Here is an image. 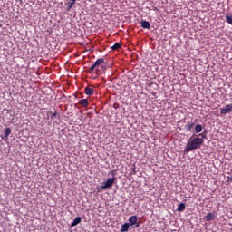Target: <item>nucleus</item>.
Returning <instances> with one entry per match:
<instances>
[{
  "mask_svg": "<svg viewBox=\"0 0 232 232\" xmlns=\"http://www.w3.org/2000/svg\"><path fill=\"white\" fill-rule=\"evenodd\" d=\"M111 48V50H120L121 44L115 43Z\"/></svg>",
  "mask_w": 232,
  "mask_h": 232,
  "instance_id": "obj_17",
  "label": "nucleus"
},
{
  "mask_svg": "<svg viewBox=\"0 0 232 232\" xmlns=\"http://www.w3.org/2000/svg\"><path fill=\"white\" fill-rule=\"evenodd\" d=\"M185 209H186V203H180L178 206V211H185Z\"/></svg>",
  "mask_w": 232,
  "mask_h": 232,
  "instance_id": "obj_14",
  "label": "nucleus"
},
{
  "mask_svg": "<svg viewBox=\"0 0 232 232\" xmlns=\"http://www.w3.org/2000/svg\"><path fill=\"white\" fill-rule=\"evenodd\" d=\"M202 144H204V140L202 138H190L187 145L185 147V153H189V151H193V150H199V148L202 147Z\"/></svg>",
  "mask_w": 232,
  "mask_h": 232,
  "instance_id": "obj_1",
  "label": "nucleus"
},
{
  "mask_svg": "<svg viewBox=\"0 0 232 232\" xmlns=\"http://www.w3.org/2000/svg\"><path fill=\"white\" fill-rule=\"evenodd\" d=\"M141 24V28H144L145 30H150L151 27V24H150V22L146 21V20H142L140 22Z\"/></svg>",
  "mask_w": 232,
  "mask_h": 232,
  "instance_id": "obj_6",
  "label": "nucleus"
},
{
  "mask_svg": "<svg viewBox=\"0 0 232 232\" xmlns=\"http://www.w3.org/2000/svg\"><path fill=\"white\" fill-rule=\"evenodd\" d=\"M10 133H12V129L6 128L5 132L4 134V140H7L8 137L10 136Z\"/></svg>",
  "mask_w": 232,
  "mask_h": 232,
  "instance_id": "obj_11",
  "label": "nucleus"
},
{
  "mask_svg": "<svg viewBox=\"0 0 232 232\" xmlns=\"http://www.w3.org/2000/svg\"><path fill=\"white\" fill-rule=\"evenodd\" d=\"M231 111H232V104H227L221 109L220 113L221 115H226L227 113H231Z\"/></svg>",
  "mask_w": 232,
  "mask_h": 232,
  "instance_id": "obj_5",
  "label": "nucleus"
},
{
  "mask_svg": "<svg viewBox=\"0 0 232 232\" xmlns=\"http://www.w3.org/2000/svg\"><path fill=\"white\" fill-rule=\"evenodd\" d=\"M55 117H57V111H55L54 113L52 114L51 119H53V118H55Z\"/></svg>",
  "mask_w": 232,
  "mask_h": 232,
  "instance_id": "obj_19",
  "label": "nucleus"
},
{
  "mask_svg": "<svg viewBox=\"0 0 232 232\" xmlns=\"http://www.w3.org/2000/svg\"><path fill=\"white\" fill-rule=\"evenodd\" d=\"M71 2H70V4L71 5H75V1H77V0H70Z\"/></svg>",
  "mask_w": 232,
  "mask_h": 232,
  "instance_id": "obj_20",
  "label": "nucleus"
},
{
  "mask_svg": "<svg viewBox=\"0 0 232 232\" xmlns=\"http://www.w3.org/2000/svg\"><path fill=\"white\" fill-rule=\"evenodd\" d=\"M195 131H196V133H200V131H202V125H200V124L196 125Z\"/></svg>",
  "mask_w": 232,
  "mask_h": 232,
  "instance_id": "obj_16",
  "label": "nucleus"
},
{
  "mask_svg": "<svg viewBox=\"0 0 232 232\" xmlns=\"http://www.w3.org/2000/svg\"><path fill=\"white\" fill-rule=\"evenodd\" d=\"M104 63V58H99L89 69V72H101V64Z\"/></svg>",
  "mask_w": 232,
  "mask_h": 232,
  "instance_id": "obj_2",
  "label": "nucleus"
},
{
  "mask_svg": "<svg viewBox=\"0 0 232 232\" xmlns=\"http://www.w3.org/2000/svg\"><path fill=\"white\" fill-rule=\"evenodd\" d=\"M139 218L137 216H130L129 218V224L133 228L134 227H139Z\"/></svg>",
  "mask_w": 232,
  "mask_h": 232,
  "instance_id": "obj_4",
  "label": "nucleus"
},
{
  "mask_svg": "<svg viewBox=\"0 0 232 232\" xmlns=\"http://www.w3.org/2000/svg\"><path fill=\"white\" fill-rule=\"evenodd\" d=\"M72 8H73V4H71L70 2L67 10H72Z\"/></svg>",
  "mask_w": 232,
  "mask_h": 232,
  "instance_id": "obj_18",
  "label": "nucleus"
},
{
  "mask_svg": "<svg viewBox=\"0 0 232 232\" xmlns=\"http://www.w3.org/2000/svg\"><path fill=\"white\" fill-rule=\"evenodd\" d=\"M82 220V218L81 217H77L72 223H71V227H75V226H77L78 224H81V221Z\"/></svg>",
  "mask_w": 232,
  "mask_h": 232,
  "instance_id": "obj_10",
  "label": "nucleus"
},
{
  "mask_svg": "<svg viewBox=\"0 0 232 232\" xmlns=\"http://www.w3.org/2000/svg\"><path fill=\"white\" fill-rule=\"evenodd\" d=\"M78 104H80V106H82V108H88V99H83V100H80Z\"/></svg>",
  "mask_w": 232,
  "mask_h": 232,
  "instance_id": "obj_9",
  "label": "nucleus"
},
{
  "mask_svg": "<svg viewBox=\"0 0 232 232\" xmlns=\"http://www.w3.org/2000/svg\"><path fill=\"white\" fill-rule=\"evenodd\" d=\"M84 93H85V95H93L95 93V90L91 87H85Z\"/></svg>",
  "mask_w": 232,
  "mask_h": 232,
  "instance_id": "obj_8",
  "label": "nucleus"
},
{
  "mask_svg": "<svg viewBox=\"0 0 232 232\" xmlns=\"http://www.w3.org/2000/svg\"><path fill=\"white\" fill-rule=\"evenodd\" d=\"M215 218V214L214 213H208L206 217L207 222H211Z\"/></svg>",
  "mask_w": 232,
  "mask_h": 232,
  "instance_id": "obj_13",
  "label": "nucleus"
},
{
  "mask_svg": "<svg viewBox=\"0 0 232 232\" xmlns=\"http://www.w3.org/2000/svg\"><path fill=\"white\" fill-rule=\"evenodd\" d=\"M154 10H155V11H157V10H159V8H157V7H154Z\"/></svg>",
  "mask_w": 232,
  "mask_h": 232,
  "instance_id": "obj_21",
  "label": "nucleus"
},
{
  "mask_svg": "<svg viewBox=\"0 0 232 232\" xmlns=\"http://www.w3.org/2000/svg\"><path fill=\"white\" fill-rule=\"evenodd\" d=\"M115 180H117V178L115 177H112V178H110L106 180V182H104L102 186H101V188L102 189H107V188H110L113 186V184L115 183Z\"/></svg>",
  "mask_w": 232,
  "mask_h": 232,
  "instance_id": "obj_3",
  "label": "nucleus"
},
{
  "mask_svg": "<svg viewBox=\"0 0 232 232\" xmlns=\"http://www.w3.org/2000/svg\"><path fill=\"white\" fill-rule=\"evenodd\" d=\"M130 229V223H124L121 227V232H126Z\"/></svg>",
  "mask_w": 232,
  "mask_h": 232,
  "instance_id": "obj_12",
  "label": "nucleus"
},
{
  "mask_svg": "<svg viewBox=\"0 0 232 232\" xmlns=\"http://www.w3.org/2000/svg\"><path fill=\"white\" fill-rule=\"evenodd\" d=\"M226 21L228 23V24H232V14L229 15V14H226Z\"/></svg>",
  "mask_w": 232,
  "mask_h": 232,
  "instance_id": "obj_15",
  "label": "nucleus"
},
{
  "mask_svg": "<svg viewBox=\"0 0 232 232\" xmlns=\"http://www.w3.org/2000/svg\"><path fill=\"white\" fill-rule=\"evenodd\" d=\"M195 128V122L194 121H188L187 124L185 125V130L187 131H191Z\"/></svg>",
  "mask_w": 232,
  "mask_h": 232,
  "instance_id": "obj_7",
  "label": "nucleus"
}]
</instances>
